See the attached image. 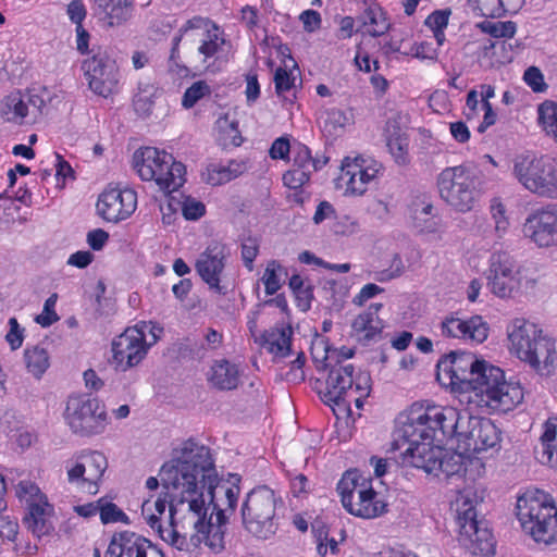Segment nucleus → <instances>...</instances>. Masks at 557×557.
Instances as JSON below:
<instances>
[{
  "mask_svg": "<svg viewBox=\"0 0 557 557\" xmlns=\"http://www.w3.org/2000/svg\"><path fill=\"white\" fill-rule=\"evenodd\" d=\"M55 304V294L51 295L48 299H46L42 313L36 318L37 323H39L44 327H47L59 320V317L54 310Z\"/></svg>",
  "mask_w": 557,
  "mask_h": 557,
  "instance_id": "obj_56",
  "label": "nucleus"
},
{
  "mask_svg": "<svg viewBox=\"0 0 557 557\" xmlns=\"http://www.w3.org/2000/svg\"><path fill=\"white\" fill-rule=\"evenodd\" d=\"M212 89L210 85L203 81L194 82L184 92L182 97V107L185 109L194 108L198 101L206 97H210Z\"/></svg>",
  "mask_w": 557,
  "mask_h": 557,
  "instance_id": "obj_50",
  "label": "nucleus"
},
{
  "mask_svg": "<svg viewBox=\"0 0 557 557\" xmlns=\"http://www.w3.org/2000/svg\"><path fill=\"white\" fill-rule=\"evenodd\" d=\"M525 235L539 247L557 246V209L547 205L533 211L523 228Z\"/></svg>",
  "mask_w": 557,
  "mask_h": 557,
  "instance_id": "obj_25",
  "label": "nucleus"
},
{
  "mask_svg": "<svg viewBox=\"0 0 557 557\" xmlns=\"http://www.w3.org/2000/svg\"><path fill=\"white\" fill-rule=\"evenodd\" d=\"M243 370L239 364L223 358L214 360L208 373V383L219 391H234L240 384Z\"/></svg>",
  "mask_w": 557,
  "mask_h": 557,
  "instance_id": "obj_34",
  "label": "nucleus"
},
{
  "mask_svg": "<svg viewBox=\"0 0 557 557\" xmlns=\"http://www.w3.org/2000/svg\"><path fill=\"white\" fill-rule=\"evenodd\" d=\"M158 533L163 541L168 542L178 550H190V544L193 545V543L190 541L188 542L186 536L180 534L175 529H162L161 532Z\"/></svg>",
  "mask_w": 557,
  "mask_h": 557,
  "instance_id": "obj_55",
  "label": "nucleus"
},
{
  "mask_svg": "<svg viewBox=\"0 0 557 557\" xmlns=\"http://www.w3.org/2000/svg\"><path fill=\"white\" fill-rule=\"evenodd\" d=\"M133 327H137L143 331L144 338H146V333L148 332L151 336L150 341H147L149 348L158 343V341L162 337L164 333L163 326L154 321H140L135 324Z\"/></svg>",
  "mask_w": 557,
  "mask_h": 557,
  "instance_id": "obj_58",
  "label": "nucleus"
},
{
  "mask_svg": "<svg viewBox=\"0 0 557 557\" xmlns=\"http://www.w3.org/2000/svg\"><path fill=\"white\" fill-rule=\"evenodd\" d=\"M23 362L29 375L40 380L51 364L48 349L41 344L27 345L23 352Z\"/></svg>",
  "mask_w": 557,
  "mask_h": 557,
  "instance_id": "obj_40",
  "label": "nucleus"
},
{
  "mask_svg": "<svg viewBox=\"0 0 557 557\" xmlns=\"http://www.w3.org/2000/svg\"><path fill=\"white\" fill-rule=\"evenodd\" d=\"M515 509L527 535L539 545L557 547V506L549 493L527 488L517 497Z\"/></svg>",
  "mask_w": 557,
  "mask_h": 557,
  "instance_id": "obj_6",
  "label": "nucleus"
},
{
  "mask_svg": "<svg viewBox=\"0 0 557 557\" xmlns=\"http://www.w3.org/2000/svg\"><path fill=\"white\" fill-rule=\"evenodd\" d=\"M0 115L4 121L18 125L27 122L26 119L30 116V111L20 90L3 98L0 104Z\"/></svg>",
  "mask_w": 557,
  "mask_h": 557,
  "instance_id": "obj_41",
  "label": "nucleus"
},
{
  "mask_svg": "<svg viewBox=\"0 0 557 557\" xmlns=\"http://www.w3.org/2000/svg\"><path fill=\"white\" fill-rule=\"evenodd\" d=\"M108 468L106 456L96 450L82 451L74 463L66 467L67 480L82 491L95 495Z\"/></svg>",
  "mask_w": 557,
  "mask_h": 557,
  "instance_id": "obj_20",
  "label": "nucleus"
},
{
  "mask_svg": "<svg viewBox=\"0 0 557 557\" xmlns=\"http://www.w3.org/2000/svg\"><path fill=\"white\" fill-rule=\"evenodd\" d=\"M487 286L498 298H512L521 288L520 271L515 258L505 250L494 251L488 260Z\"/></svg>",
  "mask_w": 557,
  "mask_h": 557,
  "instance_id": "obj_18",
  "label": "nucleus"
},
{
  "mask_svg": "<svg viewBox=\"0 0 557 557\" xmlns=\"http://www.w3.org/2000/svg\"><path fill=\"white\" fill-rule=\"evenodd\" d=\"M523 81L534 92H543L547 88L544 75L536 66H529L524 71Z\"/></svg>",
  "mask_w": 557,
  "mask_h": 557,
  "instance_id": "obj_54",
  "label": "nucleus"
},
{
  "mask_svg": "<svg viewBox=\"0 0 557 557\" xmlns=\"http://www.w3.org/2000/svg\"><path fill=\"white\" fill-rule=\"evenodd\" d=\"M509 350L541 375L557 367L556 342L535 323L517 318L508 329Z\"/></svg>",
  "mask_w": 557,
  "mask_h": 557,
  "instance_id": "obj_5",
  "label": "nucleus"
},
{
  "mask_svg": "<svg viewBox=\"0 0 557 557\" xmlns=\"http://www.w3.org/2000/svg\"><path fill=\"white\" fill-rule=\"evenodd\" d=\"M440 330L445 338L471 341L476 344L483 343L488 336V325L480 315L463 320L449 314L440 323Z\"/></svg>",
  "mask_w": 557,
  "mask_h": 557,
  "instance_id": "obj_28",
  "label": "nucleus"
},
{
  "mask_svg": "<svg viewBox=\"0 0 557 557\" xmlns=\"http://www.w3.org/2000/svg\"><path fill=\"white\" fill-rule=\"evenodd\" d=\"M467 461H470V456L444 449L441 459V468H438L437 471L444 473L446 476L465 475L467 472Z\"/></svg>",
  "mask_w": 557,
  "mask_h": 557,
  "instance_id": "obj_44",
  "label": "nucleus"
},
{
  "mask_svg": "<svg viewBox=\"0 0 557 557\" xmlns=\"http://www.w3.org/2000/svg\"><path fill=\"white\" fill-rule=\"evenodd\" d=\"M537 121L545 134L557 143V102H542L537 108Z\"/></svg>",
  "mask_w": 557,
  "mask_h": 557,
  "instance_id": "obj_43",
  "label": "nucleus"
},
{
  "mask_svg": "<svg viewBox=\"0 0 557 557\" xmlns=\"http://www.w3.org/2000/svg\"><path fill=\"white\" fill-rule=\"evenodd\" d=\"M63 417L72 432L82 436L100 434L108 424L104 404L89 393L70 395Z\"/></svg>",
  "mask_w": 557,
  "mask_h": 557,
  "instance_id": "obj_14",
  "label": "nucleus"
},
{
  "mask_svg": "<svg viewBox=\"0 0 557 557\" xmlns=\"http://www.w3.org/2000/svg\"><path fill=\"white\" fill-rule=\"evenodd\" d=\"M10 330L5 336L7 342L12 350H16L23 345L24 341V329H22L16 318H10L9 320Z\"/></svg>",
  "mask_w": 557,
  "mask_h": 557,
  "instance_id": "obj_61",
  "label": "nucleus"
},
{
  "mask_svg": "<svg viewBox=\"0 0 557 557\" xmlns=\"http://www.w3.org/2000/svg\"><path fill=\"white\" fill-rule=\"evenodd\" d=\"M364 26L369 35L379 37L387 32L389 23L380 7H369L364 11Z\"/></svg>",
  "mask_w": 557,
  "mask_h": 557,
  "instance_id": "obj_45",
  "label": "nucleus"
},
{
  "mask_svg": "<svg viewBox=\"0 0 557 557\" xmlns=\"http://www.w3.org/2000/svg\"><path fill=\"white\" fill-rule=\"evenodd\" d=\"M292 336V326L282 323L264 331L260 343L274 358H285L290 354Z\"/></svg>",
  "mask_w": 557,
  "mask_h": 557,
  "instance_id": "obj_37",
  "label": "nucleus"
},
{
  "mask_svg": "<svg viewBox=\"0 0 557 557\" xmlns=\"http://www.w3.org/2000/svg\"><path fill=\"white\" fill-rule=\"evenodd\" d=\"M542 430L534 449L535 458L540 463L557 469V417H549Z\"/></svg>",
  "mask_w": 557,
  "mask_h": 557,
  "instance_id": "obj_35",
  "label": "nucleus"
},
{
  "mask_svg": "<svg viewBox=\"0 0 557 557\" xmlns=\"http://www.w3.org/2000/svg\"><path fill=\"white\" fill-rule=\"evenodd\" d=\"M81 69L89 89L97 96L108 98L120 89L121 72L116 60L102 47L90 49Z\"/></svg>",
  "mask_w": 557,
  "mask_h": 557,
  "instance_id": "obj_16",
  "label": "nucleus"
},
{
  "mask_svg": "<svg viewBox=\"0 0 557 557\" xmlns=\"http://www.w3.org/2000/svg\"><path fill=\"white\" fill-rule=\"evenodd\" d=\"M202 30V38L197 48L202 58V63L209 70L216 61H220L225 53V46L228 44L224 29L213 20L200 15L188 18L172 38V46L168 59L169 73L187 78L195 76L191 70L183 62L180 46L184 38L194 37V32Z\"/></svg>",
  "mask_w": 557,
  "mask_h": 557,
  "instance_id": "obj_4",
  "label": "nucleus"
},
{
  "mask_svg": "<svg viewBox=\"0 0 557 557\" xmlns=\"http://www.w3.org/2000/svg\"><path fill=\"white\" fill-rule=\"evenodd\" d=\"M382 171L383 165L372 157H345L341 163L338 181L345 187L346 195L362 196Z\"/></svg>",
  "mask_w": 557,
  "mask_h": 557,
  "instance_id": "obj_19",
  "label": "nucleus"
},
{
  "mask_svg": "<svg viewBox=\"0 0 557 557\" xmlns=\"http://www.w3.org/2000/svg\"><path fill=\"white\" fill-rule=\"evenodd\" d=\"M282 275H287L286 269L276 260L269 261L261 277L267 295H274L282 287Z\"/></svg>",
  "mask_w": 557,
  "mask_h": 557,
  "instance_id": "obj_46",
  "label": "nucleus"
},
{
  "mask_svg": "<svg viewBox=\"0 0 557 557\" xmlns=\"http://www.w3.org/2000/svg\"><path fill=\"white\" fill-rule=\"evenodd\" d=\"M456 504L460 544L473 556L493 557L496 541L485 521L478 519L473 500L461 495L457 497Z\"/></svg>",
  "mask_w": 557,
  "mask_h": 557,
  "instance_id": "obj_13",
  "label": "nucleus"
},
{
  "mask_svg": "<svg viewBox=\"0 0 557 557\" xmlns=\"http://www.w3.org/2000/svg\"><path fill=\"white\" fill-rule=\"evenodd\" d=\"M18 534V522L15 518L0 513V537L14 542Z\"/></svg>",
  "mask_w": 557,
  "mask_h": 557,
  "instance_id": "obj_59",
  "label": "nucleus"
},
{
  "mask_svg": "<svg viewBox=\"0 0 557 557\" xmlns=\"http://www.w3.org/2000/svg\"><path fill=\"white\" fill-rule=\"evenodd\" d=\"M195 519V533L190 536V542L195 547L203 543L211 553L220 554L225 548V535L227 531V519H215L211 522V518L206 522V516H193Z\"/></svg>",
  "mask_w": 557,
  "mask_h": 557,
  "instance_id": "obj_29",
  "label": "nucleus"
},
{
  "mask_svg": "<svg viewBox=\"0 0 557 557\" xmlns=\"http://www.w3.org/2000/svg\"><path fill=\"white\" fill-rule=\"evenodd\" d=\"M16 495L27 506L28 513L24 521L28 530L38 539L50 535L54 531V508L49 504L47 496L30 481H21L16 487Z\"/></svg>",
  "mask_w": 557,
  "mask_h": 557,
  "instance_id": "obj_17",
  "label": "nucleus"
},
{
  "mask_svg": "<svg viewBox=\"0 0 557 557\" xmlns=\"http://www.w3.org/2000/svg\"><path fill=\"white\" fill-rule=\"evenodd\" d=\"M245 170V164L236 160H230L226 163L212 162L201 173L202 180L212 186H219L235 180Z\"/></svg>",
  "mask_w": 557,
  "mask_h": 557,
  "instance_id": "obj_38",
  "label": "nucleus"
},
{
  "mask_svg": "<svg viewBox=\"0 0 557 557\" xmlns=\"http://www.w3.org/2000/svg\"><path fill=\"white\" fill-rule=\"evenodd\" d=\"M282 503L280 494L265 484L255 486L247 493L242 505L244 528L253 536L269 539L275 533L276 506Z\"/></svg>",
  "mask_w": 557,
  "mask_h": 557,
  "instance_id": "obj_12",
  "label": "nucleus"
},
{
  "mask_svg": "<svg viewBox=\"0 0 557 557\" xmlns=\"http://www.w3.org/2000/svg\"><path fill=\"white\" fill-rule=\"evenodd\" d=\"M306 362V356L301 351L297 355L296 359L290 362L289 371L286 373V379L295 383H301L305 381L304 366Z\"/></svg>",
  "mask_w": 557,
  "mask_h": 557,
  "instance_id": "obj_63",
  "label": "nucleus"
},
{
  "mask_svg": "<svg viewBox=\"0 0 557 557\" xmlns=\"http://www.w3.org/2000/svg\"><path fill=\"white\" fill-rule=\"evenodd\" d=\"M473 15L485 18H500L518 13L525 0H468Z\"/></svg>",
  "mask_w": 557,
  "mask_h": 557,
  "instance_id": "obj_36",
  "label": "nucleus"
},
{
  "mask_svg": "<svg viewBox=\"0 0 557 557\" xmlns=\"http://www.w3.org/2000/svg\"><path fill=\"white\" fill-rule=\"evenodd\" d=\"M153 543L134 532L122 531L114 533L109 543V557H145Z\"/></svg>",
  "mask_w": 557,
  "mask_h": 557,
  "instance_id": "obj_30",
  "label": "nucleus"
},
{
  "mask_svg": "<svg viewBox=\"0 0 557 557\" xmlns=\"http://www.w3.org/2000/svg\"><path fill=\"white\" fill-rule=\"evenodd\" d=\"M329 368L325 389L321 393L322 401L330 406H337L343 412L351 411V404L357 409L362 408L363 400L371 392V377L368 373L356 372L354 364L341 361L324 363Z\"/></svg>",
  "mask_w": 557,
  "mask_h": 557,
  "instance_id": "obj_8",
  "label": "nucleus"
},
{
  "mask_svg": "<svg viewBox=\"0 0 557 557\" xmlns=\"http://www.w3.org/2000/svg\"><path fill=\"white\" fill-rule=\"evenodd\" d=\"M148 351L149 345L143 331L128 326L112 341V364L116 370L125 372L138 366Z\"/></svg>",
  "mask_w": 557,
  "mask_h": 557,
  "instance_id": "obj_21",
  "label": "nucleus"
},
{
  "mask_svg": "<svg viewBox=\"0 0 557 557\" xmlns=\"http://www.w3.org/2000/svg\"><path fill=\"white\" fill-rule=\"evenodd\" d=\"M386 146L397 163L404 164L408 157V137L397 127L386 137Z\"/></svg>",
  "mask_w": 557,
  "mask_h": 557,
  "instance_id": "obj_48",
  "label": "nucleus"
},
{
  "mask_svg": "<svg viewBox=\"0 0 557 557\" xmlns=\"http://www.w3.org/2000/svg\"><path fill=\"white\" fill-rule=\"evenodd\" d=\"M182 213L186 220L195 221L205 215L206 206L200 200L187 196L182 202Z\"/></svg>",
  "mask_w": 557,
  "mask_h": 557,
  "instance_id": "obj_52",
  "label": "nucleus"
},
{
  "mask_svg": "<svg viewBox=\"0 0 557 557\" xmlns=\"http://www.w3.org/2000/svg\"><path fill=\"white\" fill-rule=\"evenodd\" d=\"M162 486L166 490L163 496L160 495L156 499L149 497L145 499L141 505V516L147 524L157 532H161L162 530L161 518L165 513L166 507H169V518L173 524L174 515L178 510V507L186 505L175 500L172 491L169 490L163 482Z\"/></svg>",
  "mask_w": 557,
  "mask_h": 557,
  "instance_id": "obj_31",
  "label": "nucleus"
},
{
  "mask_svg": "<svg viewBox=\"0 0 557 557\" xmlns=\"http://www.w3.org/2000/svg\"><path fill=\"white\" fill-rule=\"evenodd\" d=\"M436 379L451 392H473L480 405L492 411H510L523 400L520 383L507 381L500 368L472 352L450 351L443 356L436 364Z\"/></svg>",
  "mask_w": 557,
  "mask_h": 557,
  "instance_id": "obj_3",
  "label": "nucleus"
},
{
  "mask_svg": "<svg viewBox=\"0 0 557 557\" xmlns=\"http://www.w3.org/2000/svg\"><path fill=\"white\" fill-rule=\"evenodd\" d=\"M133 168L143 181L154 182L160 190L168 194L185 183V165L156 147L137 149L133 154Z\"/></svg>",
  "mask_w": 557,
  "mask_h": 557,
  "instance_id": "obj_10",
  "label": "nucleus"
},
{
  "mask_svg": "<svg viewBox=\"0 0 557 557\" xmlns=\"http://www.w3.org/2000/svg\"><path fill=\"white\" fill-rule=\"evenodd\" d=\"M99 14L109 26H119L132 16L131 0H94Z\"/></svg>",
  "mask_w": 557,
  "mask_h": 557,
  "instance_id": "obj_39",
  "label": "nucleus"
},
{
  "mask_svg": "<svg viewBox=\"0 0 557 557\" xmlns=\"http://www.w3.org/2000/svg\"><path fill=\"white\" fill-rule=\"evenodd\" d=\"M137 208V194L132 188L108 187L99 196L97 211L107 222L128 219Z\"/></svg>",
  "mask_w": 557,
  "mask_h": 557,
  "instance_id": "obj_23",
  "label": "nucleus"
},
{
  "mask_svg": "<svg viewBox=\"0 0 557 557\" xmlns=\"http://www.w3.org/2000/svg\"><path fill=\"white\" fill-rule=\"evenodd\" d=\"M512 172L527 190L541 197L557 198V168L550 158L530 153L517 156Z\"/></svg>",
  "mask_w": 557,
  "mask_h": 557,
  "instance_id": "obj_15",
  "label": "nucleus"
},
{
  "mask_svg": "<svg viewBox=\"0 0 557 557\" xmlns=\"http://www.w3.org/2000/svg\"><path fill=\"white\" fill-rule=\"evenodd\" d=\"M160 478L174 499L186 504L191 516H207L205 488L215 519H227L226 513H233L237 507L240 478L220 479L210 448L194 440L185 441L174 450L173 458L161 467Z\"/></svg>",
  "mask_w": 557,
  "mask_h": 557,
  "instance_id": "obj_1",
  "label": "nucleus"
},
{
  "mask_svg": "<svg viewBox=\"0 0 557 557\" xmlns=\"http://www.w3.org/2000/svg\"><path fill=\"white\" fill-rule=\"evenodd\" d=\"M99 506V517L103 524L109 523H129L128 516L120 509L114 503L107 499L106 497H101L98 499Z\"/></svg>",
  "mask_w": 557,
  "mask_h": 557,
  "instance_id": "obj_49",
  "label": "nucleus"
},
{
  "mask_svg": "<svg viewBox=\"0 0 557 557\" xmlns=\"http://www.w3.org/2000/svg\"><path fill=\"white\" fill-rule=\"evenodd\" d=\"M293 147L286 137L276 138L269 150L270 157L273 160H284L292 153Z\"/></svg>",
  "mask_w": 557,
  "mask_h": 557,
  "instance_id": "obj_64",
  "label": "nucleus"
},
{
  "mask_svg": "<svg viewBox=\"0 0 557 557\" xmlns=\"http://www.w3.org/2000/svg\"><path fill=\"white\" fill-rule=\"evenodd\" d=\"M294 76L285 67L280 66L276 69L274 73V85L278 95L289 91L294 87Z\"/></svg>",
  "mask_w": 557,
  "mask_h": 557,
  "instance_id": "obj_60",
  "label": "nucleus"
},
{
  "mask_svg": "<svg viewBox=\"0 0 557 557\" xmlns=\"http://www.w3.org/2000/svg\"><path fill=\"white\" fill-rule=\"evenodd\" d=\"M459 422L460 412L454 407L416 401L410 407L408 421L394 431L391 450H399L405 465L426 473L437 472L444 449L434 441L462 435Z\"/></svg>",
  "mask_w": 557,
  "mask_h": 557,
  "instance_id": "obj_2",
  "label": "nucleus"
},
{
  "mask_svg": "<svg viewBox=\"0 0 557 557\" xmlns=\"http://www.w3.org/2000/svg\"><path fill=\"white\" fill-rule=\"evenodd\" d=\"M491 214L495 223V232L502 238L509 228V219L506 214V207L499 198H494L491 202Z\"/></svg>",
  "mask_w": 557,
  "mask_h": 557,
  "instance_id": "obj_51",
  "label": "nucleus"
},
{
  "mask_svg": "<svg viewBox=\"0 0 557 557\" xmlns=\"http://www.w3.org/2000/svg\"><path fill=\"white\" fill-rule=\"evenodd\" d=\"M515 509L527 535L539 545L557 547V506L549 493L527 488L517 497Z\"/></svg>",
  "mask_w": 557,
  "mask_h": 557,
  "instance_id": "obj_7",
  "label": "nucleus"
},
{
  "mask_svg": "<svg viewBox=\"0 0 557 557\" xmlns=\"http://www.w3.org/2000/svg\"><path fill=\"white\" fill-rule=\"evenodd\" d=\"M242 259L244 265L251 271L253 269V262L259 253V242L257 238L248 237L242 243Z\"/></svg>",
  "mask_w": 557,
  "mask_h": 557,
  "instance_id": "obj_53",
  "label": "nucleus"
},
{
  "mask_svg": "<svg viewBox=\"0 0 557 557\" xmlns=\"http://www.w3.org/2000/svg\"><path fill=\"white\" fill-rule=\"evenodd\" d=\"M480 90L470 89L466 97L463 115L467 121L478 120L483 111V120L476 127L479 133H484L497 121V113L494 111L490 100L495 97V87L490 84H481Z\"/></svg>",
  "mask_w": 557,
  "mask_h": 557,
  "instance_id": "obj_27",
  "label": "nucleus"
},
{
  "mask_svg": "<svg viewBox=\"0 0 557 557\" xmlns=\"http://www.w3.org/2000/svg\"><path fill=\"white\" fill-rule=\"evenodd\" d=\"M466 438H458L459 447L467 453L480 454L500 447V430L487 418H471Z\"/></svg>",
  "mask_w": 557,
  "mask_h": 557,
  "instance_id": "obj_26",
  "label": "nucleus"
},
{
  "mask_svg": "<svg viewBox=\"0 0 557 557\" xmlns=\"http://www.w3.org/2000/svg\"><path fill=\"white\" fill-rule=\"evenodd\" d=\"M440 197L455 211L467 213L478 205L483 193V181L465 164L448 166L437 177Z\"/></svg>",
  "mask_w": 557,
  "mask_h": 557,
  "instance_id": "obj_11",
  "label": "nucleus"
},
{
  "mask_svg": "<svg viewBox=\"0 0 557 557\" xmlns=\"http://www.w3.org/2000/svg\"><path fill=\"white\" fill-rule=\"evenodd\" d=\"M344 509L361 519H375L388 510L384 497L374 490L370 475L357 469L347 470L336 486Z\"/></svg>",
  "mask_w": 557,
  "mask_h": 557,
  "instance_id": "obj_9",
  "label": "nucleus"
},
{
  "mask_svg": "<svg viewBox=\"0 0 557 557\" xmlns=\"http://www.w3.org/2000/svg\"><path fill=\"white\" fill-rule=\"evenodd\" d=\"M218 129L225 145L238 147L243 144L239 125L236 120H231L228 114H224L216 121Z\"/></svg>",
  "mask_w": 557,
  "mask_h": 557,
  "instance_id": "obj_47",
  "label": "nucleus"
},
{
  "mask_svg": "<svg viewBox=\"0 0 557 557\" xmlns=\"http://www.w3.org/2000/svg\"><path fill=\"white\" fill-rule=\"evenodd\" d=\"M448 20L449 11L437 10L426 17L425 24L433 29L435 38H438V33L444 36L443 30L447 27Z\"/></svg>",
  "mask_w": 557,
  "mask_h": 557,
  "instance_id": "obj_57",
  "label": "nucleus"
},
{
  "mask_svg": "<svg viewBox=\"0 0 557 557\" xmlns=\"http://www.w3.org/2000/svg\"><path fill=\"white\" fill-rule=\"evenodd\" d=\"M288 287L296 299V306L301 311H308L313 300V286L308 278L293 274L288 280Z\"/></svg>",
  "mask_w": 557,
  "mask_h": 557,
  "instance_id": "obj_42",
  "label": "nucleus"
},
{
  "mask_svg": "<svg viewBox=\"0 0 557 557\" xmlns=\"http://www.w3.org/2000/svg\"><path fill=\"white\" fill-rule=\"evenodd\" d=\"M228 257V250L225 244L221 242L210 243L199 255L195 263V269L200 278L219 295H225L226 288L221 285L225 263Z\"/></svg>",
  "mask_w": 557,
  "mask_h": 557,
  "instance_id": "obj_22",
  "label": "nucleus"
},
{
  "mask_svg": "<svg viewBox=\"0 0 557 557\" xmlns=\"http://www.w3.org/2000/svg\"><path fill=\"white\" fill-rule=\"evenodd\" d=\"M329 159L312 157L304 144H296L292 150V166L283 174V184L289 189H298L309 183L313 172L326 165Z\"/></svg>",
  "mask_w": 557,
  "mask_h": 557,
  "instance_id": "obj_24",
  "label": "nucleus"
},
{
  "mask_svg": "<svg viewBox=\"0 0 557 557\" xmlns=\"http://www.w3.org/2000/svg\"><path fill=\"white\" fill-rule=\"evenodd\" d=\"M488 34L496 38V40L488 39L481 48L479 57L482 59H488V65L494 67L506 63L510 59H500L496 55L497 50L504 51L506 44L502 38H512L516 35L517 26L515 22H497L490 24L486 28Z\"/></svg>",
  "mask_w": 557,
  "mask_h": 557,
  "instance_id": "obj_32",
  "label": "nucleus"
},
{
  "mask_svg": "<svg viewBox=\"0 0 557 557\" xmlns=\"http://www.w3.org/2000/svg\"><path fill=\"white\" fill-rule=\"evenodd\" d=\"M382 308L381 302L371 304L352 320L351 332L358 342L369 343L381 336L384 321L379 317V312Z\"/></svg>",
  "mask_w": 557,
  "mask_h": 557,
  "instance_id": "obj_33",
  "label": "nucleus"
},
{
  "mask_svg": "<svg viewBox=\"0 0 557 557\" xmlns=\"http://www.w3.org/2000/svg\"><path fill=\"white\" fill-rule=\"evenodd\" d=\"M404 55H412L419 59L433 60L436 58V51L432 47L431 42L422 41L412 44L408 48V51H404Z\"/></svg>",
  "mask_w": 557,
  "mask_h": 557,
  "instance_id": "obj_62",
  "label": "nucleus"
}]
</instances>
